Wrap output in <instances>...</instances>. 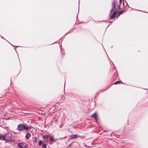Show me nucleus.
Instances as JSON below:
<instances>
[{
	"mask_svg": "<svg viewBox=\"0 0 148 148\" xmlns=\"http://www.w3.org/2000/svg\"><path fill=\"white\" fill-rule=\"evenodd\" d=\"M90 117L91 118H94L96 121H97L98 120V118L97 112H95L93 114L90 116Z\"/></svg>",
	"mask_w": 148,
	"mask_h": 148,
	"instance_id": "39448f33",
	"label": "nucleus"
},
{
	"mask_svg": "<svg viewBox=\"0 0 148 148\" xmlns=\"http://www.w3.org/2000/svg\"><path fill=\"white\" fill-rule=\"evenodd\" d=\"M42 143V140H40L39 143V146H41Z\"/></svg>",
	"mask_w": 148,
	"mask_h": 148,
	"instance_id": "ddd939ff",
	"label": "nucleus"
},
{
	"mask_svg": "<svg viewBox=\"0 0 148 148\" xmlns=\"http://www.w3.org/2000/svg\"><path fill=\"white\" fill-rule=\"evenodd\" d=\"M18 148H27L26 145L23 143H19L18 144Z\"/></svg>",
	"mask_w": 148,
	"mask_h": 148,
	"instance_id": "20e7f679",
	"label": "nucleus"
},
{
	"mask_svg": "<svg viewBox=\"0 0 148 148\" xmlns=\"http://www.w3.org/2000/svg\"><path fill=\"white\" fill-rule=\"evenodd\" d=\"M79 136H77V134H74V135H71L70 136V139H74L76 138H77L78 137H79Z\"/></svg>",
	"mask_w": 148,
	"mask_h": 148,
	"instance_id": "423d86ee",
	"label": "nucleus"
},
{
	"mask_svg": "<svg viewBox=\"0 0 148 148\" xmlns=\"http://www.w3.org/2000/svg\"><path fill=\"white\" fill-rule=\"evenodd\" d=\"M30 136V134L29 133H27L25 136V138L26 139H28Z\"/></svg>",
	"mask_w": 148,
	"mask_h": 148,
	"instance_id": "0eeeda50",
	"label": "nucleus"
},
{
	"mask_svg": "<svg viewBox=\"0 0 148 148\" xmlns=\"http://www.w3.org/2000/svg\"><path fill=\"white\" fill-rule=\"evenodd\" d=\"M49 140L50 141L52 142H54L56 140L53 138V136H51Z\"/></svg>",
	"mask_w": 148,
	"mask_h": 148,
	"instance_id": "6e6552de",
	"label": "nucleus"
},
{
	"mask_svg": "<svg viewBox=\"0 0 148 148\" xmlns=\"http://www.w3.org/2000/svg\"><path fill=\"white\" fill-rule=\"evenodd\" d=\"M116 5V3L115 1H113L112 3V8L111 10L109 16H110V18L111 19H113L114 18L116 14V12L115 10L113 12L114 10Z\"/></svg>",
	"mask_w": 148,
	"mask_h": 148,
	"instance_id": "f257e3e1",
	"label": "nucleus"
},
{
	"mask_svg": "<svg viewBox=\"0 0 148 148\" xmlns=\"http://www.w3.org/2000/svg\"><path fill=\"white\" fill-rule=\"evenodd\" d=\"M118 6V9L119 10H120L121 9L120 7V5H119Z\"/></svg>",
	"mask_w": 148,
	"mask_h": 148,
	"instance_id": "dca6fc26",
	"label": "nucleus"
},
{
	"mask_svg": "<svg viewBox=\"0 0 148 148\" xmlns=\"http://www.w3.org/2000/svg\"><path fill=\"white\" fill-rule=\"evenodd\" d=\"M32 140L35 143H36L37 142V139L36 137H33L32 138Z\"/></svg>",
	"mask_w": 148,
	"mask_h": 148,
	"instance_id": "9b49d317",
	"label": "nucleus"
},
{
	"mask_svg": "<svg viewBox=\"0 0 148 148\" xmlns=\"http://www.w3.org/2000/svg\"><path fill=\"white\" fill-rule=\"evenodd\" d=\"M46 144H43L42 147L43 148H46Z\"/></svg>",
	"mask_w": 148,
	"mask_h": 148,
	"instance_id": "4468645a",
	"label": "nucleus"
},
{
	"mask_svg": "<svg viewBox=\"0 0 148 148\" xmlns=\"http://www.w3.org/2000/svg\"><path fill=\"white\" fill-rule=\"evenodd\" d=\"M49 136L47 135H46L44 136H43V138L45 139H46L48 138Z\"/></svg>",
	"mask_w": 148,
	"mask_h": 148,
	"instance_id": "9d476101",
	"label": "nucleus"
},
{
	"mask_svg": "<svg viewBox=\"0 0 148 148\" xmlns=\"http://www.w3.org/2000/svg\"><path fill=\"white\" fill-rule=\"evenodd\" d=\"M121 81H116V82H115L114 83L115 84H118L119 83H120Z\"/></svg>",
	"mask_w": 148,
	"mask_h": 148,
	"instance_id": "f8f14e48",
	"label": "nucleus"
},
{
	"mask_svg": "<svg viewBox=\"0 0 148 148\" xmlns=\"http://www.w3.org/2000/svg\"><path fill=\"white\" fill-rule=\"evenodd\" d=\"M123 11H121L120 12H119V13L120 14H123Z\"/></svg>",
	"mask_w": 148,
	"mask_h": 148,
	"instance_id": "f3484780",
	"label": "nucleus"
},
{
	"mask_svg": "<svg viewBox=\"0 0 148 148\" xmlns=\"http://www.w3.org/2000/svg\"><path fill=\"white\" fill-rule=\"evenodd\" d=\"M31 126H27L25 124H21L18 125L17 127V129L19 131L23 130H27L30 129Z\"/></svg>",
	"mask_w": 148,
	"mask_h": 148,
	"instance_id": "f03ea898",
	"label": "nucleus"
},
{
	"mask_svg": "<svg viewBox=\"0 0 148 148\" xmlns=\"http://www.w3.org/2000/svg\"><path fill=\"white\" fill-rule=\"evenodd\" d=\"M0 140H5V136L3 135H0Z\"/></svg>",
	"mask_w": 148,
	"mask_h": 148,
	"instance_id": "1a4fd4ad",
	"label": "nucleus"
},
{
	"mask_svg": "<svg viewBox=\"0 0 148 148\" xmlns=\"http://www.w3.org/2000/svg\"><path fill=\"white\" fill-rule=\"evenodd\" d=\"M123 3V5H124V2H123V0H119V3L120 4H121L122 3Z\"/></svg>",
	"mask_w": 148,
	"mask_h": 148,
	"instance_id": "2eb2a0df",
	"label": "nucleus"
},
{
	"mask_svg": "<svg viewBox=\"0 0 148 148\" xmlns=\"http://www.w3.org/2000/svg\"><path fill=\"white\" fill-rule=\"evenodd\" d=\"M12 135L11 134H8L5 135V140L7 141H11L12 139Z\"/></svg>",
	"mask_w": 148,
	"mask_h": 148,
	"instance_id": "7ed1b4c3",
	"label": "nucleus"
}]
</instances>
